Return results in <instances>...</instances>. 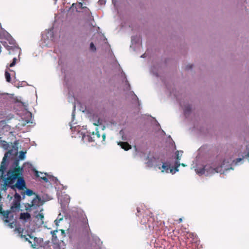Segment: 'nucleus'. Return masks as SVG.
I'll use <instances>...</instances> for the list:
<instances>
[{"mask_svg": "<svg viewBox=\"0 0 249 249\" xmlns=\"http://www.w3.org/2000/svg\"><path fill=\"white\" fill-rule=\"evenodd\" d=\"M180 105L183 109L184 115L187 117L189 115L191 110L190 105L187 104L183 106L181 102H180Z\"/></svg>", "mask_w": 249, "mask_h": 249, "instance_id": "dca6fc26", "label": "nucleus"}, {"mask_svg": "<svg viewBox=\"0 0 249 249\" xmlns=\"http://www.w3.org/2000/svg\"><path fill=\"white\" fill-rule=\"evenodd\" d=\"M25 193V194L28 196H31L33 195H35V194L33 192V191H32L31 190H30V189H27L26 190L25 192H24Z\"/></svg>", "mask_w": 249, "mask_h": 249, "instance_id": "4be33fe9", "label": "nucleus"}, {"mask_svg": "<svg viewBox=\"0 0 249 249\" xmlns=\"http://www.w3.org/2000/svg\"><path fill=\"white\" fill-rule=\"evenodd\" d=\"M121 77L122 78V82L124 83V90H126L127 91L130 90V86L126 79L124 73L123 71L121 72Z\"/></svg>", "mask_w": 249, "mask_h": 249, "instance_id": "ddd939ff", "label": "nucleus"}, {"mask_svg": "<svg viewBox=\"0 0 249 249\" xmlns=\"http://www.w3.org/2000/svg\"><path fill=\"white\" fill-rule=\"evenodd\" d=\"M140 209L139 208H137V213H140Z\"/></svg>", "mask_w": 249, "mask_h": 249, "instance_id": "c9c22d12", "label": "nucleus"}, {"mask_svg": "<svg viewBox=\"0 0 249 249\" xmlns=\"http://www.w3.org/2000/svg\"><path fill=\"white\" fill-rule=\"evenodd\" d=\"M63 219V218L61 217H60V216H58L57 219L54 221L55 223V224L56 226H58V223L61 221Z\"/></svg>", "mask_w": 249, "mask_h": 249, "instance_id": "cd10ccee", "label": "nucleus"}, {"mask_svg": "<svg viewBox=\"0 0 249 249\" xmlns=\"http://www.w3.org/2000/svg\"><path fill=\"white\" fill-rule=\"evenodd\" d=\"M54 0L55 1V2H56V0Z\"/></svg>", "mask_w": 249, "mask_h": 249, "instance_id": "a19ab883", "label": "nucleus"}, {"mask_svg": "<svg viewBox=\"0 0 249 249\" xmlns=\"http://www.w3.org/2000/svg\"><path fill=\"white\" fill-rule=\"evenodd\" d=\"M182 221V218H180L179 219H178V222L179 223H180Z\"/></svg>", "mask_w": 249, "mask_h": 249, "instance_id": "f704fd0d", "label": "nucleus"}, {"mask_svg": "<svg viewBox=\"0 0 249 249\" xmlns=\"http://www.w3.org/2000/svg\"><path fill=\"white\" fill-rule=\"evenodd\" d=\"M106 2V0H99L98 3L100 5H105Z\"/></svg>", "mask_w": 249, "mask_h": 249, "instance_id": "c756f323", "label": "nucleus"}, {"mask_svg": "<svg viewBox=\"0 0 249 249\" xmlns=\"http://www.w3.org/2000/svg\"><path fill=\"white\" fill-rule=\"evenodd\" d=\"M17 60V58L16 57L14 58L13 59L12 62L10 64L9 67H14L16 65V64Z\"/></svg>", "mask_w": 249, "mask_h": 249, "instance_id": "a878e982", "label": "nucleus"}, {"mask_svg": "<svg viewBox=\"0 0 249 249\" xmlns=\"http://www.w3.org/2000/svg\"><path fill=\"white\" fill-rule=\"evenodd\" d=\"M74 9L77 12H81V9H83L85 12L89 11V9L87 7L83 6L82 2L73 3L70 8V10L73 11Z\"/></svg>", "mask_w": 249, "mask_h": 249, "instance_id": "f8f14e48", "label": "nucleus"}, {"mask_svg": "<svg viewBox=\"0 0 249 249\" xmlns=\"http://www.w3.org/2000/svg\"><path fill=\"white\" fill-rule=\"evenodd\" d=\"M36 218L37 219L38 222L40 224L43 223L44 215L42 213H39L36 216Z\"/></svg>", "mask_w": 249, "mask_h": 249, "instance_id": "f3484780", "label": "nucleus"}, {"mask_svg": "<svg viewBox=\"0 0 249 249\" xmlns=\"http://www.w3.org/2000/svg\"><path fill=\"white\" fill-rule=\"evenodd\" d=\"M59 231L61 232V235L62 236L61 239H62L66 236L65 231L63 230H60Z\"/></svg>", "mask_w": 249, "mask_h": 249, "instance_id": "c85d7f7f", "label": "nucleus"}, {"mask_svg": "<svg viewBox=\"0 0 249 249\" xmlns=\"http://www.w3.org/2000/svg\"><path fill=\"white\" fill-rule=\"evenodd\" d=\"M5 42H3H3H2V41H1V43H2V44H3Z\"/></svg>", "mask_w": 249, "mask_h": 249, "instance_id": "ea45409f", "label": "nucleus"}, {"mask_svg": "<svg viewBox=\"0 0 249 249\" xmlns=\"http://www.w3.org/2000/svg\"><path fill=\"white\" fill-rule=\"evenodd\" d=\"M241 156L242 158H239L236 160H233L231 158L225 159L220 166L215 167L213 165L206 164L202 160L199 154L196 156L192 166L193 168H195L196 173L199 175L204 174L206 176H209L215 173L226 174L229 171L233 170L234 166L242 164L244 158H249V145L246 146L245 152Z\"/></svg>", "mask_w": 249, "mask_h": 249, "instance_id": "f257e3e1", "label": "nucleus"}, {"mask_svg": "<svg viewBox=\"0 0 249 249\" xmlns=\"http://www.w3.org/2000/svg\"><path fill=\"white\" fill-rule=\"evenodd\" d=\"M26 152H24L23 151H20L19 152V155L18 157V159H15V160L14 161V162L17 160H18L19 161V160H24L26 158Z\"/></svg>", "mask_w": 249, "mask_h": 249, "instance_id": "a211bd4d", "label": "nucleus"}, {"mask_svg": "<svg viewBox=\"0 0 249 249\" xmlns=\"http://www.w3.org/2000/svg\"><path fill=\"white\" fill-rule=\"evenodd\" d=\"M139 39V37L138 36H132L131 37V42H132V44H133V43H136L137 41H138Z\"/></svg>", "mask_w": 249, "mask_h": 249, "instance_id": "b1692460", "label": "nucleus"}, {"mask_svg": "<svg viewBox=\"0 0 249 249\" xmlns=\"http://www.w3.org/2000/svg\"><path fill=\"white\" fill-rule=\"evenodd\" d=\"M29 114L30 115V116L32 115V114L30 112L29 113Z\"/></svg>", "mask_w": 249, "mask_h": 249, "instance_id": "4c0bfd02", "label": "nucleus"}, {"mask_svg": "<svg viewBox=\"0 0 249 249\" xmlns=\"http://www.w3.org/2000/svg\"><path fill=\"white\" fill-rule=\"evenodd\" d=\"M119 135L124 141H128L130 140L129 136H128L129 133H125L123 129L120 131ZM118 144L126 151L131 148V145L126 142H119L118 143Z\"/></svg>", "mask_w": 249, "mask_h": 249, "instance_id": "423d86ee", "label": "nucleus"}, {"mask_svg": "<svg viewBox=\"0 0 249 249\" xmlns=\"http://www.w3.org/2000/svg\"><path fill=\"white\" fill-rule=\"evenodd\" d=\"M42 40H43L45 46H50V43L53 40V28L49 29L42 34Z\"/></svg>", "mask_w": 249, "mask_h": 249, "instance_id": "6e6552de", "label": "nucleus"}, {"mask_svg": "<svg viewBox=\"0 0 249 249\" xmlns=\"http://www.w3.org/2000/svg\"><path fill=\"white\" fill-rule=\"evenodd\" d=\"M182 151H177L176 152V160L175 162V166H177L178 168L180 165V160L182 155Z\"/></svg>", "mask_w": 249, "mask_h": 249, "instance_id": "4468645a", "label": "nucleus"}, {"mask_svg": "<svg viewBox=\"0 0 249 249\" xmlns=\"http://www.w3.org/2000/svg\"><path fill=\"white\" fill-rule=\"evenodd\" d=\"M162 165L159 166L158 168L161 170V172L165 173H171L172 174H175L178 171V168L177 166H175V168H171L170 164L167 162H162Z\"/></svg>", "mask_w": 249, "mask_h": 249, "instance_id": "1a4fd4ad", "label": "nucleus"}, {"mask_svg": "<svg viewBox=\"0 0 249 249\" xmlns=\"http://www.w3.org/2000/svg\"><path fill=\"white\" fill-rule=\"evenodd\" d=\"M58 198L60 201L62 209L64 210V209L66 207L67 205L70 202V197L69 196L67 195L60 196L59 194H58Z\"/></svg>", "mask_w": 249, "mask_h": 249, "instance_id": "9b49d317", "label": "nucleus"}, {"mask_svg": "<svg viewBox=\"0 0 249 249\" xmlns=\"http://www.w3.org/2000/svg\"><path fill=\"white\" fill-rule=\"evenodd\" d=\"M144 160L146 161L145 163L148 167H158L162 162V159L157 156H153L150 155L144 156Z\"/></svg>", "mask_w": 249, "mask_h": 249, "instance_id": "39448f33", "label": "nucleus"}, {"mask_svg": "<svg viewBox=\"0 0 249 249\" xmlns=\"http://www.w3.org/2000/svg\"><path fill=\"white\" fill-rule=\"evenodd\" d=\"M35 174L37 177L40 178L41 179L43 180L46 182L53 181L56 183L58 180L57 178L52 176H48L46 173H43L36 171L35 172Z\"/></svg>", "mask_w": 249, "mask_h": 249, "instance_id": "9d476101", "label": "nucleus"}, {"mask_svg": "<svg viewBox=\"0 0 249 249\" xmlns=\"http://www.w3.org/2000/svg\"><path fill=\"white\" fill-rule=\"evenodd\" d=\"M43 201L38 196L36 195L35 197L32 200L31 203L25 204V209L27 211H30L32 209H36L37 207L42 205Z\"/></svg>", "mask_w": 249, "mask_h": 249, "instance_id": "0eeeda50", "label": "nucleus"}, {"mask_svg": "<svg viewBox=\"0 0 249 249\" xmlns=\"http://www.w3.org/2000/svg\"><path fill=\"white\" fill-rule=\"evenodd\" d=\"M30 121H27V123H30Z\"/></svg>", "mask_w": 249, "mask_h": 249, "instance_id": "58836bf2", "label": "nucleus"}, {"mask_svg": "<svg viewBox=\"0 0 249 249\" xmlns=\"http://www.w3.org/2000/svg\"><path fill=\"white\" fill-rule=\"evenodd\" d=\"M151 72H152L154 75H155L156 77H158V68L157 66H154L152 68H151L150 70Z\"/></svg>", "mask_w": 249, "mask_h": 249, "instance_id": "6ab92c4d", "label": "nucleus"}, {"mask_svg": "<svg viewBox=\"0 0 249 249\" xmlns=\"http://www.w3.org/2000/svg\"><path fill=\"white\" fill-rule=\"evenodd\" d=\"M90 49L93 52H95L96 50V47L93 42H91L90 44Z\"/></svg>", "mask_w": 249, "mask_h": 249, "instance_id": "bb28decb", "label": "nucleus"}, {"mask_svg": "<svg viewBox=\"0 0 249 249\" xmlns=\"http://www.w3.org/2000/svg\"><path fill=\"white\" fill-rule=\"evenodd\" d=\"M203 149V147H201L198 150L199 154L202 151Z\"/></svg>", "mask_w": 249, "mask_h": 249, "instance_id": "2f4dec72", "label": "nucleus"}, {"mask_svg": "<svg viewBox=\"0 0 249 249\" xmlns=\"http://www.w3.org/2000/svg\"><path fill=\"white\" fill-rule=\"evenodd\" d=\"M5 77L6 81L8 82H10L11 75H10V73L9 72H8L7 71H5Z\"/></svg>", "mask_w": 249, "mask_h": 249, "instance_id": "412c9836", "label": "nucleus"}, {"mask_svg": "<svg viewBox=\"0 0 249 249\" xmlns=\"http://www.w3.org/2000/svg\"><path fill=\"white\" fill-rule=\"evenodd\" d=\"M26 194L24 192L21 193V195L15 191L14 199L12 203L10 210L12 212H16L19 210L20 207V201L22 199H24Z\"/></svg>", "mask_w": 249, "mask_h": 249, "instance_id": "20e7f679", "label": "nucleus"}, {"mask_svg": "<svg viewBox=\"0 0 249 249\" xmlns=\"http://www.w3.org/2000/svg\"><path fill=\"white\" fill-rule=\"evenodd\" d=\"M75 105H73V111L71 114L72 120L70 123L71 129V131L72 137L75 138H80L82 141L86 143L91 142H102L105 141L106 134L103 133L102 134V137H100V134L97 129H96V132H93L92 133L88 132L86 130V128L84 126H80L79 125L74 126L75 124L74 123V119L75 117Z\"/></svg>", "mask_w": 249, "mask_h": 249, "instance_id": "7ed1b4c3", "label": "nucleus"}, {"mask_svg": "<svg viewBox=\"0 0 249 249\" xmlns=\"http://www.w3.org/2000/svg\"><path fill=\"white\" fill-rule=\"evenodd\" d=\"M181 165L182 166H184V167L186 166V165H185V164H184V163H182Z\"/></svg>", "mask_w": 249, "mask_h": 249, "instance_id": "e433bc0d", "label": "nucleus"}, {"mask_svg": "<svg viewBox=\"0 0 249 249\" xmlns=\"http://www.w3.org/2000/svg\"><path fill=\"white\" fill-rule=\"evenodd\" d=\"M112 1H113V0H112Z\"/></svg>", "mask_w": 249, "mask_h": 249, "instance_id": "79ce46f5", "label": "nucleus"}, {"mask_svg": "<svg viewBox=\"0 0 249 249\" xmlns=\"http://www.w3.org/2000/svg\"><path fill=\"white\" fill-rule=\"evenodd\" d=\"M193 68V65L191 64L188 65L186 66V69L189 70L190 69H192Z\"/></svg>", "mask_w": 249, "mask_h": 249, "instance_id": "7c9ffc66", "label": "nucleus"}, {"mask_svg": "<svg viewBox=\"0 0 249 249\" xmlns=\"http://www.w3.org/2000/svg\"><path fill=\"white\" fill-rule=\"evenodd\" d=\"M146 55V54H145V53H144V54H143L142 55L141 57H142V58L146 57V55Z\"/></svg>", "mask_w": 249, "mask_h": 249, "instance_id": "473e14b6", "label": "nucleus"}, {"mask_svg": "<svg viewBox=\"0 0 249 249\" xmlns=\"http://www.w3.org/2000/svg\"><path fill=\"white\" fill-rule=\"evenodd\" d=\"M31 215L28 213H21L20 214L19 218L23 220L24 222H26L31 220Z\"/></svg>", "mask_w": 249, "mask_h": 249, "instance_id": "2eb2a0df", "label": "nucleus"}, {"mask_svg": "<svg viewBox=\"0 0 249 249\" xmlns=\"http://www.w3.org/2000/svg\"><path fill=\"white\" fill-rule=\"evenodd\" d=\"M141 223L142 224H144L146 223V221H145V220L143 221V220H141Z\"/></svg>", "mask_w": 249, "mask_h": 249, "instance_id": "72a5a7b5", "label": "nucleus"}, {"mask_svg": "<svg viewBox=\"0 0 249 249\" xmlns=\"http://www.w3.org/2000/svg\"><path fill=\"white\" fill-rule=\"evenodd\" d=\"M129 95H130L131 96L132 100H133L134 101H138V98L137 96L134 93L133 91H130L129 92Z\"/></svg>", "mask_w": 249, "mask_h": 249, "instance_id": "aec40b11", "label": "nucleus"}, {"mask_svg": "<svg viewBox=\"0 0 249 249\" xmlns=\"http://www.w3.org/2000/svg\"><path fill=\"white\" fill-rule=\"evenodd\" d=\"M81 218L83 220L82 222L83 223H86L87 221V217H86V215L84 213H81Z\"/></svg>", "mask_w": 249, "mask_h": 249, "instance_id": "393cba45", "label": "nucleus"}, {"mask_svg": "<svg viewBox=\"0 0 249 249\" xmlns=\"http://www.w3.org/2000/svg\"><path fill=\"white\" fill-rule=\"evenodd\" d=\"M58 231L56 230L53 231H51V233L52 234L53 238L54 239H57V236L56 235V233L58 232Z\"/></svg>", "mask_w": 249, "mask_h": 249, "instance_id": "5701e85b", "label": "nucleus"}, {"mask_svg": "<svg viewBox=\"0 0 249 249\" xmlns=\"http://www.w3.org/2000/svg\"><path fill=\"white\" fill-rule=\"evenodd\" d=\"M4 173L2 174L0 181V183L3 182L1 184V190L5 192L8 188H10L16 191L17 189L24 190L26 188V182L23 178V167L19 166L18 160L13 162L4 177Z\"/></svg>", "mask_w": 249, "mask_h": 249, "instance_id": "f03ea898", "label": "nucleus"}]
</instances>
